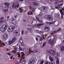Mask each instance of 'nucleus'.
I'll return each instance as SVG.
<instances>
[{"instance_id":"obj_52","label":"nucleus","mask_w":64,"mask_h":64,"mask_svg":"<svg viewBox=\"0 0 64 64\" xmlns=\"http://www.w3.org/2000/svg\"><path fill=\"white\" fill-rule=\"evenodd\" d=\"M12 58H13L12 56H11L10 58V59H12Z\"/></svg>"},{"instance_id":"obj_63","label":"nucleus","mask_w":64,"mask_h":64,"mask_svg":"<svg viewBox=\"0 0 64 64\" xmlns=\"http://www.w3.org/2000/svg\"><path fill=\"white\" fill-rule=\"evenodd\" d=\"M24 22H26V20H24Z\"/></svg>"},{"instance_id":"obj_62","label":"nucleus","mask_w":64,"mask_h":64,"mask_svg":"<svg viewBox=\"0 0 64 64\" xmlns=\"http://www.w3.org/2000/svg\"><path fill=\"white\" fill-rule=\"evenodd\" d=\"M37 37H40V36H37Z\"/></svg>"},{"instance_id":"obj_53","label":"nucleus","mask_w":64,"mask_h":64,"mask_svg":"<svg viewBox=\"0 0 64 64\" xmlns=\"http://www.w3.org/2000/svg\"><path fill=\"white\" fill-rule=\"evenodd\" d=\"M8 50H9V49H8V48H7V49H6V51H8Z\"/></svg>"},{"instance_id":"obj_34","label":"nucleus","mask_w":64,"mask_h":64,"mask_svg":"<svg viewBox=\"0 0 64 64\" xmlns=\"http://www.w3.org/2000/svg\"><path fill=\"white\" fill-rule=\"evenodd\" d=\"M58 2H55V4H56V5L57 4V3L58 4V2H61L60 1H59V0H58Z\"/></svg>"},{"instance_id":"obj_5","label":"nucleus","mask_w":64,"mask_h":64,"mask_svg":"<svg viewBox=\"0 0 64 64\" xmlns=\"http://www.w3.org/2000/svg\"><path fill=\"white\" fill-rule=\"evenodd\" d=\"M46 52L47 53H49L50 54H51L52 55H54L55 54V52L53 50H50V51H46Z\"/></svg>"},{"instance_id":"obj_49","label":"nucleus","mask_w":64,"mask_h":64,"mask_svg":"<svg viewBox=\"0 0 64 64\" xmlns=\"http://www.w3.org/2000/svg\"><path fill=\"white\" fill-rule=\"evenodd\" d=\"M17 16V15H16L14 16V17L15 18H16V17Z\"/></svg>"},{"instance_id":"obj_60","label":"nucleus","mask_w":64,"mask_h":64,"mask_svg":"<svg viewBox=\"0 0 64 64\" xmlns=\"http://www.w3.org/2000/svg\"><path fill=\"white\" fill-rule=\"evenodd\" d=\"M59 31H60V30H61V28H59Z\"/></svg>"},{"instance_id":"obj_36","label":"nucleus","mask_w":64,"mask_h":64,"mask_svg":"<svg viewBox=\"0 0 64 64\" xmlns=\"http://www.w3.org/2000/svg\"><path fill=\"white\" fill-rule=\"evenodd\" d=\"M60 55V54L58 52V53H57L56 54V55L57 56H59V55Z\"/></svg>"},{"instance_id":"obj_64","label":"nucleus","mask_w":64,"mask_h":64,"mask_svg":"<svg viewBox=\"0 0 64 64\" xmlns=\"http://www.w3.org/2000/svg\"><path fill=\"white\" fill-rule=\"evenodd\" d=\"M29 54H31V52H29Z\"/></svg>"},{"instance_id":"obj_12","label":"nucleus","mask_w":64,"mask_h":64,"mask_svg":"<svg viewBox=\"0 0 64 64\" xmlns=\"http://www.w3.org/2000/svg\"><path fill=\"white\" fill-rule=\"evenodd\" d=\"M21 54L22 55V58L23 59H24L25 58V57L24 56V52H21Z\"/></svg>"},{"instance_id":"obj_1","label":"nucleus","mask_w":64,"mask_h":64,"mask_svg":"<svg viewBox=\"0 0 64 64\" xmlns=\"http://www.w3.org/2000/svg\"><path fill=\"white\" fill-rule=\"evenodd\" d=\"M12 23L13 24L14 26H9L8 28V32L10 33H11L14 30L16 27H17L18 26V24L16 23V20H12Z\"/></svg>"},{"instance_id":"obj_35","label":"nucleus","mask_w":64,"mask_h":64,"mask_svg":"<svg viewBox=\"0 0 64 64\" xmlns=\"http://www.w3.org/2000/svg\"><path fill=\"white\" fill-rule=\"evenodd\" d=\"M42 8H43V9H44V10L47 9V8L46 6H45L44 7H42Z\"/></svg>"},{"instance_id":"obj_61","label":"nucleus","mask_w":64,"mask_h":64,"mask_svg":"<svg viewBox=\"0 0 64 64\" xmlns=\"http://www.w3.org/2000/svg\"><path fill=\"white\" fill-rule=\"evenodd\" d=\"M20 40H22V38H20Z\"/></svg>"},{"instance_id":"obj_7","label":"nucleus","mask_w":64,"mask_h":64,"mask_svg":"<svg viewBox=\"0 0 64 64\" xmlns=\"http://www.w3.org/2000/svg\"><path fill=\"white\" fill-rule=\"evenodd\" d=\"M47 19L48 20H49V21H52V20L53 18L51 16L49 15L48 16Z\"/></svg>"},{"instance_id":"obj_20","label":"nucleus","mask_w":64,"mask_h":64,"mask_svg":"<svg viewBox=\"0 0 64 64\" xmlns=\"http://www.w3.org/2000/svg\"><path fill=\"white\" fill-rule=\"evenodd\" d=\"M33 5L36 6H37L38 5V3H36V2H33Z\"/></svg>"},{"instance_id":"obj_2","label":"nucleus","mask_w":64,"mask_h":64,"mask_svg":"<svg viewBox=\"0 0 64 64\" xmlns=\"http://www.w3.org/2000/svg\"><path fill=\"white\" fill-rule=\"evenodd\" d=\"M8 28L7 26L6 25H4L1 27L0 28V31L2 32H4Z\"/></svg>"},{"instance_id":"obj_24","label":"nucleus","mask_w":64,"mask_h":64,"mask_svg":"<svg viewBox=\"0 0 64 64\" xmlns=\"http://www.w3.org/2000/svg\"><path fill=\"white\" fill-rule=\"evenodd\" d=\"M33 14V12H28V15L32 14Z\"/></svg>"},{"instance_id":"obj_8","label":"nucleus","mask_w":64,"mask_h":64,"mask_svg":"<svg viewBox=\"0 0 64 64\" xmlns=\"http://www.w3.org/2000/svg\"><path fill=\"white\" fill-rule=\"evenodd\" d=\"M10 3H8V2H5L4 4V5L6 6L5 7V8L6 9V8H8L9 7V6L10 5Z\"/></svg>"},{"instance_id":"obj_9","label":"nucleus","mask_w":64,"mask_h":64,"mask_svg":"<svg viewBox=\"0 0 64 64\" xmlns=\"http://www.w3.org/2000/svg\"><path fill=\"white\" fill-rule=\"evenodd\" d=\"M5 35L6 37L4 36H3V39L4 40H6L7 39H8V36L7 34H5Z\"/></svg>"},{"instance_id":"obj_32","label":"nucleus","mask_w":64,"mask_h":64,"mask_svg":"<svg viewBox=\"0 0 64 64\" xmlns=\"http://www.w3.org/2000/svg\"><path fill=\"white\" fill-rule=\"evenodd\" d=\"M8 8H7V9H5L4 10L5 12H7L8 11Z\"/></svg>"},{"instance_id":"obj_15","label":"nucleus","mask_w":64,"mask_h":64,"mask_svg":"<svg viewBox=\"0 0 64 64\" xmlns=\"http://www.w3.org/2000/svg\"><path fill=\"white\" fill-rule=\"evenodd\" d=\"M4 19L3 17L1 18H0V23L2 22H4Z\"/></svg>"},{"instance_id":"obj_21","label":"nucleus","mask_w":64,"mask_h":64,"mask_svg":"<svg viewBox=\"0 0 64 64\" xmlns=\"http://www.w3.org/2000/svg\"><path fill=\"white\" fill-rule=\"evenodd\" d=\"M54 43V41H52L50 42V44L51 46H52Z\"/></svg>"},{"instance_id":"obj_29","label":"nucleus","mask_w":64,"mask_h":64,"mask_svg":"<svg viewBox=\"0 0 64 64\" xmlns=\"http://www.w3.org/2000/svg\"><path fill=\"white\" fill-rule=\"evenodd\" d=\"M14 33H16V34L18 33V30H15Z\"/></svg>"},{"instance_id":"obj_18","label":"nucleus","mask_w":64,"mask_h":64,"mask_svg":"<svg viewBox=\"0 0 64 64\" xmlns=\"http://www.w3.org/2000/svg\"><path fill=\"white\" fill-rule=\"evenodd\" d=\"M23 60L22 62V64H25L26 63V60L25 59V58L23 59Z\"/></svg>"},{"instance_id":"obj_30","label":"nucleus","mask_w":64,"mask_h":64,"mask_svg":"<svg viewBox=\"0 0 64 64\" xmlns=\"http://www.w3.org/2000/svg\"><path fill=\"white\" fill-rule=\"evenodd\" d=\"M56 64H59V60H58L57 61H56Z\"/></svg>"},{"instance_id":"obj_28","label":"nucleus","mask_w":64,"mask_h":64,"mask_svg":"<svg viewBox=\"0 0 64 64\" xmlns=\"http://www.w3.org/2000/svg\"><path fill=\"white\" fill-rule=\"evenodd\" d=\"M42 25V24H37V26H40Z\"/></svg>"},{"instance_id":"obj_6","label":"nucleus","mask_w":64,"mask_h":64,"mask_svg":"<svg viewBox=\"0 0 64 64\" xmlns=\"http://www.w3.org/2000/svg\"><path fill=\"white\" fill-rule=\"evenodd\" d=\"M34 62L35 60L31 58L29 60L28 63V64H34Z\"/></svg>"},{"instance_id":"obj_37","label":"nucleus","mask_w":64,"mask_h":64,"mask_svg":"<svg viewBox=\"0 0 64 64\" xmlns=\"http://www.w3.org/2000/svg\"><path fill=\"white\" fill-rule=\"evenodd\" d=\"M23 12V10L22 9H21L20 10V12L21 13H22Z\"/></svg>"},{"instance_id":"obj_11","label":"nucleus","mask_w":64,"mask_h":64,"mask_svg":"<svg viewBox=\"0 0 64 64\" xmlns=\"http://www.w3.org/2000/svg\"><path fill=\"white\" fill-rule=\"evenodd\" d=\"M5 45V44L2 42L0 40V46L4 47Z\"/></svg>"},{"instance_id":"obj_47","label":"nucleus","mask_w":64,"mask_h":64,"mask_svg":"<svg viewBox=\"0 0 64 64\" xmlns=\"http://www.w3.org/2000/svg\"><path fill=\"white\" fill-rule=\"evenodd\" d=\"M34 24V23H33V22H32V25H33V26H34V25H33V24Z\"/></svg>"},{"instance_id":"obj_57","label":"nucleus","mask_w":64,"mask_h":64,"mask_svg":"<svg viewBox=\"0 0 64 64\" xmlns=\"http://www.w3.org/2000/svg\"><path fill=\"white\" fill-rule=\"evenodd\" d=\"M9 18V16H8V17L7 18V19H8Z\"/></svg>"},{"instance_id":"obj_48","label":"nucleus","mask_w":64,"mask_h":64,"mask_svg":"<svg viewBox=\"0 0 64 64\" xmlns=\"http://www.w3.org/2000/svg\"><path fill=\"white\" fill-rule=\"evenodd\" d=\"M19 49H20V50L21 51H22V48H19Z\"/></svg>"},{"instance_id":"obj_58","label":"nucleus","mask_w":64,"mask_h":64,"mask_svg":"<svg viewBox=\"0 0 64 64\" xmlns=\"http://www.w3.org/2000/svg\"><path fill=\"white\" fill-rule=\"evenodd\" d=\"M62 10H64V8H62Z\"/></svg>"},{"instance_id":"obj_45","label":"nucleus","mask_w":64,"mask_h":64,"mask_svg":"<svg viewBox=\"0 0 64 64\" xmlns=\"http://www.w3.org/2000/svg\"><path fill=\"white\" fill-rule=\"evenodd\" d=\"M62 14H64V11H63V12H62V11H61V12H60V13H62Z\"/></svg>"},{"instance_id":"obj_17","label":"nucleus","mask_w":64,"mask_h":64,"mask_svg":"<svg viewBox=\"0 0 64 64\" xmlns=\"http://www.w3.org/2000/svg\"><path fill=\"white\" fill-rule=\"evenodd\" d=\"M64 50V46L61 47L60 50L61 52H63Z\"/></svg>"},{"instance_id":"obj_55","label":"nucleus","mask_w":64,"mask_h":64,"mask_svg":"<svg viewBox=\"0 0 64 64\" xmlns=\"http://www.w3.org/2000/svg\"><path fill=\"white\" fill-rule=\"evenodd\" d=\"M36 39L37 40H38V38H36Z\"/></svg>"},{"instance_id":"obj_16","label":"nucleus","mask_w":64,"mask_h":64,"mask_svg":"<svg viewBox=\"0 0 64 64\" xmlns=\"http://www.w3.org/2000/svg\"><path fill=\"white\" fill-rule=\"evenodd\" d=\"M16 55H18V58H20L21 57L20 54V53L18 52L17 53H16Z\"/></svg>"},{"instance_id":"obj_4","label":"nucleus","mask_w":64,"mask_h":64,"mask_svg":"<svg viewBox=\"0 0 64 64\" xmlns=\"http://www.w3.org/2000/svg\"><path fill=\"white\" fill-rule=\"evenodd\" d=\"M16 39V38L14 37L12 38V39L11 41H9L8 42L9 44L10 45H11L14 42H15Z\"/></svg>"},{"instance_id":"obj_44","label":"nucleus","mask_w":64,"mask_h":64,"mask_svg":"<svg viewBox=\"0 0 64 64\" xmlns=\"http://www.w3.org/2000/svg\"><path fill=\"white\" fill-rule=\"evenodd\" d=\"M24 0H19V2H22Z\"/></svg>"},{"instance_id":"obj_26","label":"nucleus","mask_w":64,"mask_h":64,"mask_svg":"<svg viewBox=\"0 0 64 64\" xmlns=\"http://www.w3.org/2000/svg\"><path fill=\"white\" fill-rule=\"evenodd\" d=\"M46 42H44L43 44V46H42V47L43 46H45L46 44Z\"/></svg>"},{"instance_id":"obj_54","label":"nucleus","mask_w":64,"mask_h":64,"mask_svg":"<svg viewBox=\"0 0 64 64\" xmlns=\"http://www.w3.org/2000/svg\"><path fill=\"white\" fill-rule=\"evenodd\" d=\"M63 32V30H61V32Z\"/></svg>"},{"instance_id":"obj_19","label":"nucleus","mask_w":64,"mask_h":64,"mask_svg":"<svg viewBox=\"0 0 64 64\" xmlns=\"http://www.w3.org/2000/svg\"><path fill=\"white\" fill-rule=\"evenodd\" d=\"M52 39L51 36H50L47 39V40H48L49 42Z\"/></svg>"},{"instance_id":"obj_3","label":"nucleus","mask_w":64,"mask_h":64,"mask_svg":"<svg viewBox=\"0 0 64 64\" xmlns=\"http://www.w3.org/2000/svg\"><path fill=\"white\" fill-rule=\"evenodd\" d=\"M19 6V4H18V2H16L15 4L14 3L12 4V7L14 9L16 8H18Z\"/></svg>"},{"instance_id":"obj_25","label":"nucleus","mask_w":64,"mask_h":64,"mask_svg":"<svg viewBox=\"0 0 64 64\" xmlns=\"http://www.w3.org/2000/svg\"><path fill=\"white\" fill-rule=\"evenodd\" d=\"M21 58V59H20V61L19 62V63H20L21 62H22V60H23V59H24V58Z\"/></svg>"},{"instance_id":"obj_59","label":"nucleus","mask_w":64,"mask_h":64,"mask_svg":"<svg viewBox=\"0 0 64 64\" xmlns=\"http://www.w3.org/2000/svg\"><path fill=\"white\" fill-rule=\"evenodd\" d=\"M40 32L41 33H43V31H41Z\"/></svg>"},{"instance_id":"obj_23","label":"nucleus","mask_w":64,"mask_h":64,"mask_svg":"<svg viewBox=\"0 0 64 64\" xmlns=\"http://www.w3.org/2000/svg\"><path fill=\"white\" fill-rule=\"evenodd\" d=\"M49 59L50 60V61L51 62H52L53 61V58H52L51 57H50L49 58Z\"/></svg>"},{"instance_id":"obj_42","label":"nucleus","mask_w":64,"mask_h":64,"mask_svg":"<svg viewBox=\"0 0 64 64\" xmlns=\"http://www.w3.org/2000/svg\"><path fill=\"white\" fill-rule=\"evenodd\" d=\"M58 8H61V7H60V6H58Z\"/></svg>"},{"instance_id":"obj_41","label":"nucleus","mask_w":64,"mask_h":64,"mask_svg":"<svg viewBox=\"0 0 64 64\" xmlns=\"http://www.w3.org/2000/svg\"><path fill=\"white\" fill-rule=\"evenodd\" d=\"M15 62L16 64H18V61H17V62Z\"/></svg>"},{"instance_id":"obj_50","label":"nucleus","mask_w":64,"mask_h":64,"mask_svg":"<svg viewBox=\"0 0 64 64\" xmlns=\"http://www.w3.org/2000/svg\"><path fill=\"white\" fill-rule=\"evenodd\" d=\"M56 36V35H54L53 36L54 37V38Z\"/></svg>"},{"instance_id":"obj_51","label":"nucleus","mask_w":64,"mask_h":64,"mask_svg":"<svg viewBox=\"0 0 64 64\" xmlns=\"http://www.w3.org/2000/svg\"><path fill=\"white\" fill-rule=\"evenodd\" d=\"M58 7L57 6H56V8L58 9Z\"/></svg>"},{"instance_id":"obj_33","label":"nucleus","mask_w":64,"mask_h":64,"mask_svg":"<svg viewBox=\"0 0 64 64\" xmlns=\"http://www.w3.org/2000/svg\"><path fill=\"white\" fill-rule=\"evenodd\" d=\"M36 19L39 22H40V20H39V18L38 17H36Z\"/></svg>"},{"instance_id":"obj_40","label":"nucleus","mask_w":64,"mask_h":64,"mask_svg":"<svg viewBox=\"0 0 64 64\" xmlns=\"http://www.w3.org/2000/svg\"><path fill=\"white\" fill-rule=\"evenodd\" d=\"M17 52V49H15L14 50V52Z\"/></svg>"},{"instance_id":"obj_56","label":"nucleus","mask_w":64,"mask_h":64,"mask_svg":"<svg viewBox=\"0 0 64 64\" xmlns=\"http://www.w3.org/2000/svg\"><path fill=\"white\" fill-rule=\"evenodd\" d=\"M45 64H48V62H46V63Z\"/></svg>"},{"instance_id":"obj_38","label":"nucleus","mask_w":64,"mask_h":64,"mask_svg":"<svg viewBox=\"0 0 64 64\" xmlns=\"http://www.w3.org/2000/svg\"><path fill=\"white\" fill-rule=\"evenodd\" d=\"M23 46V43H21L20 46Z\"/></svg>"},{"instance_id":"obj_27","label":"nucleus","mask_w":64,"mask_h":64,"mask_svg":"<svg viewBox=\"0 0 64 64\" xmlns=\"http://www.w3.org/2000/svg\"><path fill=\"white\" fill-rule=\"evenodd\" d=\"M38 50H34L33 51V52L34 53H35L36 52H38Z\"/></svg>"},{"instance_id":"obj_43","label":"nucleus","mask_w":64,"mask_h":64,"mask_svg":"<svg viewBox=\"0 0 64 64\" xmlns=\"http://www.w3.org/2000/svg\"><path fill=\"white\" fill-rule=\"evenodd\" d=\"M24 34V31L22 30V34Z\"/></svg>"},{"instance_id":"obj_22","label":"nucleus","mask_w":64,"mask_h":64,"mask_svg":"<svg viewBox=\"0 0 64 64\" xmlns=\"http://www.w3.org/2000/svg\"><path fill=\"white\" fill-rule=\"evenodd\" d=\"M57 32H58V31H55L54 32H53L51 34H54L56 33H57Z\"/></svg>"},{"instance_id":"obj_13","label":"nucleus","mask_w":64,"mask_h":64,"mask_svg":"<svg viewBox=\"0 0 64 64\" xmlns=\"http://www.w3.org/2000/svg\"><path fill=\"white\" fill-rule=\"evenodd\" d=\"M53 22V23H50V22H46V24H50H50H54V23H55V22H56L55 21H54Z\"/></svg>"},{"instance_id":"obj_39","label":"nucleus","mask_w":64,"mask_h":64,"mask_svg":"<svg viewBox=\"0 0 64 64\" xmlns=\"http://www.w3.org/2000/svg\"><path fill=\"white\" fill-rule=\"evenodd\" d=\"M28 32L27 31H26L25 32V34H27Z\"/></svg>"},{"instance_id":"obj_46","label":"nucleus","mask_w":64,"mask_h":64,"mask_svg":"<svg viewBox=\"0 0 64 64\" xmlns=\"http://www.w3.org/2000/svg\"><path fill=\"white\" fill-rule=\"evenodd\" d=\"M42 40V38H40V41H41Z\"/></svg>"},{"instance_id":"obj_10","label":"nucleus","mask_w":64,"mask_h":64,"mask_svg":"<svg viewBox=\"0 0 64 64\" xmlns=\"http://www.w3.org/2000/svg\"><path fill=\"white\" fill-rule=\"evenodd\" d=\"M32 22L34 24H33V25H35L36 24L37 21L36 20L34 19L33 20Z\"/></svg>"},{"instance_id":"obj_31","label":"nucleus","mask_w":64,"mask_h":64,"mask_svg":"<svg viewBox=\"0 0 64 64\" xmlns=\"http://www.w3.org/2000/svg\"><path fill=\"white\" fill-rule=\"evenodd\" d=\"M6 54H7L9 56H11L12 55L11 54H10L9 52H8Z\"/></svg>"},{"instance_id":"obj_14","label":"nucleus","mask_w":64,"mask_h":64,"mask_svg":"<svg viewBox=\"0 0 64 64\" xmlns=\"http://www.w3.org/2000/svg\"><path fill=\"white\" fill-rule=\"evenodd\" d=\"M44 29L46 31H49L50 30V28L48 27H45L44 28Z\"/></svg>"}]
</instances>
